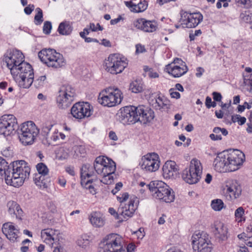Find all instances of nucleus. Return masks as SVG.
I'll list each match as a JSON object with an SVG mask.
<instances>
[{
    "label": "nucleus",
    "mask_w": 252,
    "mask_h": 252,
    "mask_svg": "<svg viewBox=\"0 0 252 252\" xmlns=\"http://www.w3.org/2000/svg\"><path fill=\"white\" fill-rule=\"evenodd\" d=\"M31 169L24 160L16 161L13 163L12 172L11 173L7 162L0 157V177L4 175L7 185L14 187L21 186L25 180L29 178Z\"/></svg>",
    "instance_id": "f257e3e1"
},
{
    "label": "nucleus",
    "mask_w": 252,
    "mask_h": 252,
    "mask_svg": "<svg viewBox=\"0 0 252 252\" xmlns=\"http://www.w3.org/2000/svg\"><path fill=\"white\" fill-rule=\"evenodd\" d=\"M154 112L143 105L126 107L121 112V118L124 123L128 124L137 122L146 124L154 118Z\"/></svg>",
    "instance_id": "f03ea898"
},
{
    "label": "nucleus",
    "mask_w": 252,
    "mask_h": 252,
    "mask_svg": "<svg viewBox=\"0 0 252 252\" xmlns=\"http://www.w3.org/2000/svg\"><path fill=\"white\" fill-rule=\"evenodd\" d=\"M152 193V195L156 198L162 200L166 203L173 202L175 195L172 189L169 186L160 181H156L151 182L149 185H146Z\"/></svg>",
    "instance_id": "7ed1b4c3"
},
{
    "label": "nucleus",
    "mask_w": 252,
    "mask_h": 252,
    "mask_svg": "<svg viewBox=\"0 0 252 252\" xmlns=\"http://www.w3.org/2000/svg\"><path fill=\"white\" fill-rule=\"evenodd\" d=\"M123 239L115 233L107 235L99 244V252H126Z\"/></svg>",
    "instance_id": "20e7f679"
},
{
    "label": "nucleus",
    "mask_w": 252,
    "mask_h": 252,
    "mask_svg": "<svg viewBox=\"0 0 252 252\" xmlns=\"http://www.w3.org/2000/svg\"><path fill=\"white\" fill-rule=\"evenodd\" d=\"M122 93L117 88L109 87L102 90L98 97V102L104 106H115L121 103Z\"/></svg>",
    "instance_id": "39448f33"
},
{
    "label": "nucleus",
    "mask_w": 252,
    "mask_h": 252,
    "mask_svg": "<svg viewBox=\"0 0 252 252\" xmlns=\"http://www.w3.org/2000/svg\"><path fill=\"white\" fill-rule=\"evenodd\" d=\"M42 62L48 67L58 68L65 64L63 56L53 49H43L38 53Z\"/></svg>",
    "instance_id": "423d86ee"
},
{
    "label": "nucleus",
    "mask_w": 252,
    "mask_h": 252,
    "mask_svg": "<svg viewBox=\"0 0 252 252\" xmlns=\"http://www.w3.org/2000/svg\"><path fill=\"white\" fill-rule=\"evenodd\" d=\"M39 133V129L34 123L32 121H28L22 124L19 132V138L23 145H32Z\"/></svg>",
    "instance_id": "0eeeda50"
},
{
    "label": "nucleus",
    "mask_w": 252,
    "mask_h": 252,
    "mask_svg": "<svg viewBox=\"0 0 252 252\" xmlns=\"http://www.w3.org/2000/svg\"><path fill=\"white\" fill-rule=\"evenodd\" d=\"M202 166L199 160L193 159L190 162L189 169H185L182 173L183 179L189 184L197 183L201 178Z\"/></svg>",
    "instance_id": "6e6552de"
},
{
    "label": "nucleus",
    "mask_w": 252,
    "mask_h": 252,
    "mask_svg": "<svg viewBox=\"0 0 252 252\" xmlns=\"http://www.w3.org/2000/svg\"><path fill=\"white\" fill-rule=\"evenodd\" d=\"M127 60L122 55L113 54L109 55L106 63V70L116 75L122 73L127 65Z\"/></svg>",
    "instance_id": "1a4fd4ad"
},
{
    "label": "nucleus",
    "mask_w": 252,
    "mask_h": 252,
    "mask_svg": "<svg viewBox=\"0 0 252 252\" xmlns=\"http://www.w3.org/2000/svg\"><path fill=\"white\" fill-rule=\"evenodd\" d=\"M194 252H211L212 244L209 235L204 232H196L191 237Z\"/></svg>",
    "instance_id": "9d476101"
},
{
    "label": "nucleus",
    "mask_w": 252,
    "mask_h": 252,
    "mask_svg": "<svg viewBox=\"0 0 252 252\" xmlns=\"http://www.w3.org/2000/svg\"><path fill=\"white\" fill-rule=\"evenodd\" d=\"M24 56L23 53L17 50H13L4 55L3 58V63H5L10 70L11 75H15L17 74V68L24 61Z\"/></svg>",
    "instance_id": "9b49d317"
},
{
    "label": "nucleus",
    "mask_w": 252,
    "mask_h": 252,
    "mask_svg": "<svg viewBox=\"0 0 252 252\" xmlns=\"http://www.w3.org/2000/svg\"><path fill=\"white\" fill-rule=\"evenodd\" d=\"M75 95V90L68 85H63L57 97V102L60 108L65 109L68 107L73 100Z\"/></svg>",
    "instance_id": "f8f14e48"
},
{
    "label": "nucleus",
    "mask_w": 252,
    "mask_h": 252,
    "mask_svg": "<svg viewBox=\"0 0 252 252\" xmlns=\"http://www.w3.org/2000/svg\"><path fill=\"white\" fill-rule=\"evenodd\" d=\"M93 167L95 172L100 175L108 173H114L116 171L115 162L104 156L97 157Z\"/></svg>",
    "instance_id": "ddd939ff"
},
{
    "label": "nucleus",
    "mask_w": 252,
    "mask_h": 252,
    "mask_svg": "<svg viewBox=\"0 0 252 252\" xmlns=\"http://www.w3.org/2000/svg\"><path fill=\"white\" fill-rule=\"evenodd\" d=\"M18 127L17 119L13 115H4L0 117V134L9 136L15 133Z\"/></svg>",
    "instance_id": "4468645a"
},
{
    "label": "nucleus",
    "mask_w": 252,
    "mask_h": 252,
    "mask_svg": "<svg viewBox=\"0 0 252 252\" xmlns=\"http://www.w3.org/2000/svg\"><path fill=\"white\" fill-rule=\"evenodd\" d=\"M226 158L228 162L227 168L228 172H232L238 170L245 159L244 153L237 150L231 153H227Z\"/></svg>",
    "instance_id": "2eb2a0df"
},
{
    "label": "nucleus",
    "mask_w": 252,
    "mask_h": 252,
    "mask_svg": "<svg viewBox=\"0 0 252 252\" xmlns=\"http://www.w3.org/2000/svg\"><path fill=\"white\" fill-rule=\"evenodd\" d=\"M139 200L137 198H131L127 204L122 203L118 208L121 221L131 218L137 209Z\"/></svg>",
    "instance_id": "dca6fc26"
},
{
    "label": "nucleus",
    "mask_w": 252,
    "mask_h": 252,
    "mask_svg": "<svg viewBox=\"0 0 252 252\" xmlns=\"http://www.w3.org/2000/svg\"><path fill=\"white\" fill-rule=\"evenodd\" d=\"M160 161L158 154L153 153L148 154L142 158L141 168L148 172H155L158 170Z\"/></svg>",
    "instance_id": "f3484780"
},
{
    "label": "nucleus",
    "mask_w": 252,
    "mask_h": 252,
    "mask_svg": "<svg viewBox=\"0 0 252 252\" xmlns=\"http://www.w3.org/2000/svg\"><path fill=\"white\" fill-rule=\"evenodd\" d=\"M71 114L74 118L82 119L90 117L92 114V111L89 103L79 102L72 107Z\"/></svg>",
    "instance_id": "a211bd4d"
},
{
    "label": "nucleus",
    "mask_w": 252,
    "mask_h": 252,
    "mask_svg": "<svg viewBox=\"0 0 252 252\" xmlns=\"http://www.w3.org/2000/svg\"><path fill=\"white\" fill-rule=\"evenodd\" d=\"M203 16L199 12L189 13L184 12L181 14V22L183 27L195 28L202 20Z\"/></svg>",
    "instance_id": "6ab92c4d"
},
{
    "label": "nucleus",
    "mask_w": 252,
    "mask_h": 252,
    "mask_svg": "<svg viewBox=\"0 0 252 252\" xmlns=\"http://www.w3.org/2000/svg\"><path fill=\"white\" fill-rule=\"evenodd\" d=\"M133 26L137 29L144 32H153L157 30L158 24L155 20L139 18L133 22Z\"/></svg>",
    "instance_id": "aec40b11"
},
{
    "label": "nucleus",
    "mask_w": 252,
    "mask_h": 252,
    "mask_svg": "<svg viewBox=\"0 0 252 252\" xmlns=\"http://www.w3.org/2000/svg\"><path fill=\"white\" fill-rule=\"evenodd\" d=\"M242 191L241 187L236 181H233L231 184L227 185L223 189V194L226 199L232 201L238 198Z\"/></svg>",
    "instance_id": "412c9836"
},
{
    "label": "nucleus",
    "mask_w": 252,
    "mask_h": 252,
    "mask_svg": "<svg viewBox=\"0 0 252 252\" xmlns=\"http://www.w3.org/2000/svg\"><path fill=\"white\" fill-rule=\"evenodd\" d=\"M2 231L6 238L12 242L17 241L19 231L11 222L4 223L2 227Z\"/></svg>",
    "instance_id": "4be33fe9"
},
{
    "label": "nucleus",
    "mask_w": 252,
    "mask_h": 252,
    "mask_svg": "<svg viewBox=\"0 0 252 252\" xmlns=\"http://www.w3.org/2000/svg\"><path fill=\"white\" fill-rule=\"evenodd\" d=\"M227 152H222L218 155L214 161L216 170L220 172H228V162L226 158Z\"/></svg>",
    "instance_id": "5701e85b"
},
{
    "label": "nucleus",
    "mask_w": 252,
    "mask_h": 252,
    "mask_svg": "<svg viewBox=\"0 0 252 252\" xmlns=\"http://www.w3.org/2000/svg\"><path fill=\"white\" fill-rule=\"evenodd\" d=\"M212 231L216 238L224 241L226 239L227 229L224 224L220 221H216L212 227Z\"/></svg>",
    "instance_id": "b1692460"
},
{
    "label": "nucleus",
    "mask_w": 252,
    "mask_h": 252,
    "mask_svg": "<svg viewBox=\"0 0 252 252\" xmlns=\"http://www.w3.org/2000/svg\"><path fill=\"white\" fill-rule=\"evenodd\" d=\"M163 176L164 178H173L178 173V168L176 163L173 161H166L162 167Z\"/></svg>",
    "instance_id": "393cba45"
},
{
    "label": "nucleus",
    "mask_w": 252,
    "mask_h": 252,
    "mask_svg": "<svg viewBox=\"0 0 252 252\" xmlns=\"http://www.w3.org/2000/svg\"><path fill=\"white\" fill-rule=\"evenodd\" d=\"M135 0L125 1L126 5L129 8L131 11L136 13L145 11L148 7V2L146 0H140L138 2H135Z\"/></svg>",
    "instance_id": "a878e982"
},
{
    "label": "nucleus",
    "mask_w": 252,
    "mask_h": 252,
    "mask_svg": "<svg viewBox=\"0 0 252 252\" xmlns=\"http://www.w3.org/2000/svg\"><path fill=\"white\" fill-rule=\"evenodd\" d=\"M165 70L169 74L174 77H179L185 74L188 70V67L186 64L179 65H172V64H168L166 65Z\"/></svg>",
    "instance_id": "bb28decb"
},
{
    "label": "nucleus",
    "mask_w": 252,
    "mask_h": 252,
    "mask_svg": "<svg viewBox=\"0 0 252 252\" xmlns=\"http://www.w3.org/2000/svg\"><path fill=\"white\" fill-rule=\"evenodd\" d=\"M92 225L95 227L99 228L104 226L105 219L103 215L99 212H93L89 217Z\"/></svg>",
    "instance_id": "cd10ccee"
},
{
    "label": "nucleus",
    "mask_w": 252,
    "mask_h": 252,
    "mask_svg": "<svg viewBox=\"0 0 252 252\" xmlns=\"http://www.w3.org/2000/svg\"><path fill=\"white\" fill-rule=\"evenodd\" d=\"M15 81L18 83L19 86L23 88H29L33 82L34 75L29 76H20L15 75L12 76Z\"/></svg>",
    "instance_id": "c85d7f7f"
},
{
    "label": "nucleus",
    "mask_w": 252,
    "mask_h": 252,
    "mask_svg": "<svg viewBox=\"0 0 252 252\" xmlns=\"http://www.w3.org/2000/svg\"><path fill=\"white\" fill-rule=\"evenodd\" d=\"M56 236V231L51 228H47L42 230L41 237L46 244L53 245Z\"/></svg>",
    "instance_id": "c756f323"
},
{
    "label": "nucleus",
    "mask_w": 252,
    "mask_h": 252,
    "mask_svg": "<svg viewBox=\"0 0 252 252\" xmlns=\"http://www.w3.org/2000/svg\"><path fill=\"white\" fill-rule=\"evenodd\" d=\"M17 76H24L34 75L32 66L24 61L16 68Z\"/></svg>",
    "instance_id": "7c9ffc66"
},
{
    "label": "nucleus",
    "mask_w": 252,
    "mask_h": 252,
    "mask_svg": "<svg viewBox=\"0 0 252 252\" xmlns=\"http://www.w3.org/2000/svg\"><path fill=\"white\" fill-rule=\"evenodd\" d=\"M94 174V169L89 164H84L81 169V178L82 183L85 182L86 178H90Z\"/></svg>",
    "instance_id": "2f4dec72"
},
{
    "label": "nucleus",
    "mask_w": 252,
    "mask_h": 252,
    "mask_svg": "<svg viewBox=\"0 0 252 252\" xmlns=\"http://www.w3.org/2000/svg\"><path fill=\"white\" fill-rule=\"evenodd\" d=\"M43 133L45 136V140H43L44 144L48 145L53 144V142L59 139L58 134L56 132L50 133V129L48 127L44 128Z\"/></svg>",
    "instance_id": "473e14b6"
},
{
    "label": "nucleus",
    "mask_w": 252,
    "mask_h": 252,
    "mask_svg": "<svg viewBox=\"0 0 252 252\" xmlns=\"http://www.w3.org/2000/svg\"><path fill=\"white\" fill-rule=\"evenodd\" d=\"M72 31V28L70 23L67 21H63L59 25L58 31L60 34L68 35Z\"/></svg>",
    "instance_id": "72a5a7b5"
},
{
    "label": "nucleus",
    "mask_w": 252,
    "mask_h": 252,
    "mask_svg": "<svg viewBox=\"0 0 252 252\" xmlns=\"http://www.w3.org/2000/svg\"><path fill=\"white\" fill-rule=\"evenodd\" d=\"M129 90L134 93H140L143 91V85L139 81L135 80L129 85Z\"/></svg>",
    "instance_id": "f704fd0d"
},
{
    "label": "nucleus",
    "mask_w": 252,
    "mask_h": 252,
    "mask_svg": "<svg viewBox=\"0 0 252 252\" xmlns=\"http://www.w3.org/2000/svg\"><path fill=\"white\" fill-rule=\"evenodd\" d=\"M45 176L39 174H36L34 178L35 184L40 188L46 187L47 185L44 179Z\"/></svg>",
    "instance_id": "c9c22d12"
},
{
    "label": "nucleus",
    "mask_w": 252,
    "mask_h": 252,
    "mask_svg": "<svg viewBox=\"0 0 252 252\" xmlns=\"http://www.w3.org/2000/svg\"><path fill=\"white\" fill-rule=\"evenodd\" d=\"M114 173H108V174H103L101 176H102L100 182L104 184H111L114 182V176L113 174Z\"/></svg>",
    "instance_id": "e433bc0d"
},
{
    "label": "nucleus",
    "mask_w": 252,
    "mask_h": 252,
    "mask_svg": "<svg viewBox=\"0 0 252 252\" xmlns=\"http://www.w3.org/2000/svg\"><path fill=\"white\" fill-rule=\"evenodd\" d=\"M240 18L242 21L246 23L252 22V14L249 11H244L240 15Z\"/></svg>",
    "instance_id": "4c0bfd02"
},
{
    "label": "nucleus",
    "mask_w": 252,
    "mask_h": 252,
    "mask_svg": "<svg viewBox=\"0 0 252 252\" xmlns=\"http://www.w3.org/2000/svg\"><path fill=\"white\" fill-rule=\"evenodd\" d=\"M211 206L215 211H220L223 207V203L221 199H215L212 201Z\"/></svg>",
    "instance_id": "58836bf2"
},
{
    "label": "nucleus",
    "mask_w": 252,
    "mask_h": 252,
    "mask_svg": "<svg viewBox=\"0 0 252 252\" xmlns=\"http://www.w3.org/2000/svg\"><path fill=\"white\" fill-rule=\"evenodd\" d=\"M36 169L38 174L43 175H47L49 172V170L46 165L42 162L37 164Z\"/></svg>",
    "instance_id": "ea45409f"
},
{
    "label": "nucleus",
    "mask_w": 252,
    "mask_h": 252,
    "mask_svg": "<svg viewBox=\"0 0 252 252\" xmlns=\"http://www.w3.org/2000/svg\"><path fill=\"white\" fill-rule=\"evenodd\" d=\"M8 207V212L10 215H14L16 214L17 209L18 208V204L14 201H9L7 203Z\"/></svg>",
    "instance_id": "a19ab883"
},
{
    "label": "nucleus",
    "mask_w": 252,
    "mask_h": 252,
    "mask_svg": "<svg viewBox=\"0 0 252 252\" xmlns=\"http://www.w3.org/2000/svg\"><path fill=\"white\" fill-rule=\"evenodd\" d=\"M154 107L156 109H161L164 108H167V105L165 104L162 100L160 97H158L155 103Z\"/></svg>",
    "instance_id": "79ce46f5"
},
{
    "label": "nucleus",
    "mask_w": 252,
    "mask_h": 252,
    "mask_svg": "<svg viewBox=\"0 0 252 252\" xmlns=\"http://www.w3.org/2000/svg\"><path fill=\"white\" fill-rule=\"evenodd\" d=\"M233 123L238 122L240 125H244L246 122V119L244 117H241L239 115H234L231 117Z\"/></svg>",
    "instance_id": "37998d69"
},
{
    "label": "nucleus",
    "mask_w": 252,
    "mask_h": 252,
    "mask_svg": "<svg viewBox=\"0 0 252 252\" xmlns=\"http://www.w3.org/2000/svg\"><path fill=\"white\" fill-rule=\"evenodd\" d=\"M37 14L34 16V20L36 24H40L43 22L42 11L40 8H36Z\"/></svg>",
    "instance_id": "c03bdc74"
},
{
    "label": "nucleus",
    "mask_w": 252,
    "mask_h": 252,
    "mask_svg": "<svg viewBox=\"0 0 252 252\" xmlns=\"http://www.w3.org/2000/svg\"><path fill=\"white\" fill-rule=\"evenodd\" d=\"M235 2L238 5H242L246 8L252 7V0H235Z\"/></svg>",
    "instance_id": "a18cd8bd"
},
{
    "label": "nucleus",
    "mask_w": 252,
    "mask_h": 252,
    "mask_svg": "<svg viewBox=\"0 0 252 252\" xmlns=\"http://www.w3.org/2000/svg\"><path fill=\"white\" fill-rule=\"evenodd\" d=\"M77 244L80 247L86 248L89 245V241L87 239L81 237L77 240Z\"/></svg>",
    "instance_id": "49530a36"
},
{
    "label": "nucleus",
    "mask_w": 252,
    "mask_h": 252,
    "mask_svg": "<svg viewBox=\"0 0 252 252\" xmlns=\"http://www.w3.org/2000/svg\"><path fill=\"white\" fill-rule=\"evenodd\" d=\"M46 79V77L45 75L39 77L37 79L35 80L34 82V85L35 86L36 88L40 87L43 85Z\"/></svg>",
    "instance_id": "de8ad7c7"
},
{
    "label": "nucleus",
    "mask_w": 252,
    "mask_h": 252,
    "mask_svg": "<svg viewBox=\"0 0 252 252\" xmlns=\"http://www.w3.org/2000/svg\"><path fill=\"white\" fill-rule=\"evenodd\" d=\"M244 214V210L243 207H240L236 210L235 216L237 220L239 219V220H238L239 222L242 220V218Z\"/></svg>",
    "instance_id": "09e8293b"
},
{
    "label": "nucleus",
    "mask_w": 252,
    "mask_h": 252,
    "mask_svg": "<svg viewBox=\"0 0 252 252\" xmlns=\"http://www.w3.org/2000/svg\"><path fill=\"white\" fill-rule=\"evenodd\" d=\"M213 134H215L218 135H221L220 134L221 133L223 135L226 136L228 134L227 130L224 128H221L219 127H216L213 129Z\"/></svg>",
    "instance_id": "8fccbe9b"
},
{
    "label": "nucleus",
    "mask_w": 252,
    "mask_h": 252,
    "mask_svg": "<svg viewBox=\"0 0 252 252\" xmlns=\"http://www.w3.org/2000/svg\"><path fill=\"white\" fill-rule=\"evenodd\" d=\"M52 29V25L51 23L49 21H46L44 23L43 26V32L45 34H49L51 32V30Z\"/></svg>",
    "instance_id": "3c124183"
},
{
    "label": "nucleus",
    "mask_w": 252,
    "mask_h": 252,
    "mask_svg": "<svg viewBox=\"0 0 252 252\" xmlns=\"http://www.w3.org/2000/svg\"><path fill=\"white\" fill-rule=\"evenodd\" d=\"M128 194L126 192L121 195V196H117V199L121 203V204L125 203V202L128 199Z\"/></svg>",
    "instance_id": "603ef678"
},
{
    "label": "nucleus",
    "mask_w": 252,
    "mask_h": 252,
    "mask_svg": "<svg viewBox=\"0 0 252 252\" xmlns=\"http://www.w3.org/2000/svg\"><path fill=\"white\" fill-rule=\"evenodd\" d=\"M109 212L111 215L114 216L116 219L119 220L121 221V217L118 211L116 212L114 208H110L109 209Z\"/></svg>",
    "instance_id": "864d4df0"
},
{
    "label": "nucleus",
    "mask_w": 252,
    "mask_h": 252,
    "mask_svg": "<svg viewBox=\"0 0 252 252\" xmlns=\"http://www.w3.org/2000/svg\"><path fill=\"white\" fill-rule=\"evenodd\" d=\"M244 83L245 85H249L252 89V73L251 74L250 77L244 75Z\"/></svg>",
    "instance_id": "5fc2aeb1"
},
{
    "label": "nucleus",
    "mask_w": 252,
    "mask_h": 252,
    "mask_svg": "<svg viewBox=\"0 0 252 252\" xmlns=\"http://www.w3.org/2000/svg\"><path fill=\"white\" fill-rule=\"evenodd\" d=\"M134 234H135L137 238L139 239H142L145 236V233L143 228H140L137 231L134 232Z\"/></svg>",
    "instance_id": "6e6d98bb"
},
{
    "label": "nucleus",
    "mask_w": 252,
    "mask_h": 252,
    "mask_svg": "<svg viewBox=\"0 0 252 252\" xmlns=\"http://www.w3.org/2000/svg\"><path fill=\"white\" fill-rule=\"evenodd\" d=\"M85 182L86 185L88 186L86 187V188L89 190L91 193L94 194L95 193V190L94 189V187L91 185H88L89 183H92V181L91 180H89L87 181L86 182L85 181Z\"/></svg>",
    "instance_id": "4d7b16f0"
},
{
    "label": "nucleus",
    "mask_w": 252,
    "mask_h": 252,
    "mask_svg": "<svg viewBox=\"0 0 252 252\" xmlns=\"http://www.w3.org/2000/svg\"><path fill=\"white\" fill-rule=\"evenodd\" d=\"M174 90L175 89L174 88H172L169 90L171 97L176 99L179 98L180 97V93L177 92H175Z\"/></svg>",
    "instance_id": "13d9d810"
},
{
    "label": "nucleus",
    "mask_w": 252,
    "mask_h": 252,
    "mask_svg": "<svg viewBox=\"0 0 252 252\" xmlns=\"http://www.w3.org/2000/svg\"><path fill=\"white\" fill-rule=\"evenodd\" d=\"M34 6L33 4H29L28 6L26 7L24 9V12L27 15L31 14L33 10Z\"/></svg>",
    "instance_id": "bf43d9fd"
},
{
    "label": "nucleus",
    "mask_w": 252,
    "mask_h": 252,
    "mask_svg": "<svg viewBox=\"0 0 252 252\" xmlns=\"http://www.w3.org/2000/svg\"><path fill=\"white\" fill-rule=\"evenodd\" d=\"M17 210L16 211V214H15L14 215H15L16 218L17 219L21 220L22 217L23 216V212L19 205L18 208H17Z\"/></svg>",
    "instance_id": "052dcab7"
},
{
    "label": "nucleus",
    "mask_w": 252,
    "mask_h": 252,
    "mask_svg": "<svg viewBox=\"0 0 252 252\" xmlns=\"http://www.w3.org/2000/svg\"><path fill=\"white\" fill-rule=\"evenodd\" d=\"M213 99L217 101H220L222 96L220 93L217 92H213L212 94Z\"/></svg>",
    "instance_id": "680f3d73"
},
{
    "label": "nucleus",
    "mask_w": 252,
    "mask_h": 252,
    "mask_svg": "<svg viewBox=\"0 0 252 252\" xmlns=\"http://www.w3.org/2000/svg\"><path fill=\"white\" fill-rule=\"evenodd\" d=\"M145 51V49L144 46L141 44H137L136 45V53H141Z\"/></svg>",
    "instance_id": "e2e57ef3"
},
{
    "label": "nucleus",
    "mask_w": 252,
    "mask_h": 252,
    "mask_svg": "<svg viewBox=\"0 0 252 252\" xmlns=\"http://www.w3.org/2000/svg\"><path fill=\"white\" fill-rule=\"evenodd\" d=\"M136 249V246L132 243L129 244L126 247V252H133Z\"/></svg>",
    "instance_id": "0e129e2a"
},
{
    "label": "nucleus",
    "mask_w": 252,
    "mask_h": 252,
    "mask_svg": "<svg viewBox=\"0 0 252 252\" xmlns=\"http://www.w3.org/2000/svg\"><path fill=\"white\" fill-rule=\"evenodd\" d=\"M66 181L63 177H60L58 178V183L61 186L64 187L66 184Z\"/></svg>",
    "instance_id": "69168bd1"
},
{
    "label": "nucleus",
    "mask_w": 252,
    "mask_h": 252,
    "mask_svg": "<svg viewBox=\"0 0 252 252\" xmlns=\"http://www.w3.org/2000/svg\"><path fill=\"white\" fill-rule=\"evenodd\" d=\"M210 138L214 141L220 140L222 139L221 135H218L215 134H211L209 136Z\"/></svg>",
    "instance_id": "338daca9"
},
{
    "label": "nucleus",
    "mask_w": 252,
    "mask_h": 252,
    "mask_svg": "<svg viewBox=\"0 0 252 252\" xmlns=\"http://www.w3.org/2000/svg\"><path fill=\"white\" fill-rule=\"evenodd\" d=\"M204 72V69L202 67H198L196 68V76L197 77H200L202 76V74Z\"/></svg>",
    "instance_id": "774afa93"
}]
</instances>
